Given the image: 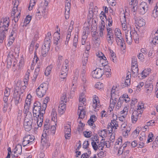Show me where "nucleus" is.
<instances>
[{"mask_svg": "<svg viewBox=\"0 0 158 158\" xmlns=\"http://www.w3.org/2000/svg\"><path fill=\"white\" fill-rule=\"evenodd\" d=\"M135 21L137 25L140 27H143L145 24V20L142 18H139Z\"/></svg>", "mask_w": 158, "mask_h": 158, "instance_id": "obj_18", "label": "nucleus"}, {"mask_svg": "<svg viewBox=\"0 0 158 158\" xmlns=\"http://www.w3.org/2000/svg\"><path fill=\"white\" fill-rule=\"evenodd\" d=\"M101 25H102L100 27V31H103L104 29L105 28V23L104 21H102L101 23Z\"/></svg>", "mask_w": 158, "mask_h": 158, "instance_id": "obj_47", "label": "nucleus"}, {"mask_svg": "<svg viewBox=\"0 0 158 158\" xmlns=\"http://www.w3.org/2000/svg\"><path fill=\"white\" fill-rule=\"evenodd\" d=\"M46 109V105H44L43 106V108L42 109V112L41 114H40L39 115L38 117H37V118H35L34 119L35 120H37V123L38 127H41L42 125V123L43 122V117L44 114L45 113V110Z\"/></svg>", "mask_w": 158, "mask_h": 158, "instance_id": "obj_7", "label": "nucleus"}, {"mask_svg": "<svg viewBox=\"0 0 158 158\" xmlns=\"http://www.w3.org/2000/svg\"><path fill=\"white\" fill-rule=\"evenodd\" d=\"M114 97L111 96V100L110 101V107L111 108V110H112L114 108V106L115 105L116 102L114 101Z\"/></svg>", "mask_w": 158, "mask_h": 158, "instance_id": "obj_25", "label": "nucleus"}, {"mask_svg": "<svg viewBox=\"0 0 158 158\" xmlns=\"http://www.w3.org/2000/svg\"><path fill=\"white\" fill-rule=\"evenodd\" d=\"M108 21V25L109 27H110L112 25V23L113 21L111 17L110 16L108 17V19H107Z\"/></svg>", "mask_w": 158, "mask_h": 158, "instance_id": "obj_59", "label": "nucleus"}, {"mask_svg": "<svg viewBox=\"0 0 158 158\" xmlns=\"http://www.w3.org/2000/svg\"><path fill=\"white\" fill-rule=\"evenodd\" d=\"M152 81H148L146 82L145 87L146 88H149V92H152L153 88V85L152 83Z\"/></svg>", "mask_w": 158, "mask_h": 158, "instance_id": "obj_21", "label": "nucleus"}, {"mask_svg": "<svg viewBox=\"0 0 158 158\" xmlns=\"http://www.w3.org/2000/svg\"><path fill=\"white\" fill-rule=\"evenodd\" d=\"M97 119V118L95 115H92L90 116V119L88 121V123L89 126H92L93 128L96 127L95 124H94V123L96 120Z\"/></svg>", "mask_w": 158, "mask_h": 158, "instance_id": "obj_14", "label": "nucleus"}, {"mask_svg": "<svg viewBox=\"0 0 158 158\" xmlns=\"http://www.w3.org/2000/svg\"><path fill=\"white\" fill-rule=\"evenodd\" d=\"M97 56L100 58H101L102 60H106V57L104 56V54L101 52H99L97 54Z\"/></svg>", "mask_w": 158, "mask_h": 158, "instance_id": "obj_45", "label": "nucleus"}, {"mask_svg": "<svg viewBox=\"0 0 158 158\" xmlns=\"http://www.w3.org/2000/svg\"><path fill=\"white\" fill-rule=\"evenodd\" d=\"M25 114H26L25 118H27L29 119H30V120H33L32 115L31 112L29 111L25 112Z\"/></svg>", "mask_w": 158, "mask_h": 158, "instance_id": "obj_29", "label": "nucleus"}, {"mask_svg": "<svg viewBox=\"0 0 158 158\" xmlns=\"http://www.w3.org/2000/svg\"><path fill=\"white\" fill-rule=\"evenodd\" d=\"M130 85V79H126L124 83H123L122 86L123 88L124 87H127Z\"/></svg>", "mask_w": 158, "mask_h": 158, "instance_id": "obj_30", "label": "nucleus"}, {"mask_svg": "<svg viewBox=\"0 0 158 158\" xmlns=\"http://www.w3.org/2000/svg\"><path fill=\"white\" fill-rule=\"evenodd\" d=\"M51 38V33L48 32L44 39V44L42 47V54L44 57L47 56L50 49Z\"/></svg>", "mask_w": 158, "mask_h": 158, "instance_id": "obj_2", "label": "nucleus"}, {"mask_svg": "<svg viewBox=\"0 0 158 158\" xmlns=\"http://www.w3.org/2000/svg\"><path fill=\"white\" fill-rule=\"evenodd\" d=\"M71 3H66L65 11H70V9Z\"/></svg>", "mask_w": 158, "mask_h": 158, "instance_id": "obj_51", "label": "nucleus"}, {"mask_svg": "<svg viewBox=\"0 0 158 158\" xmlns=\"http://www.w3.org/2000/svg\"><path fill=\"white\" fill-rule=\"evenodd\" d=\"M16 150L17 151V154H20L22 151V147L21 145H18L16 146L14 149V150Z\"/></svg>", "mask_w": 158, "mask_h": 158, "instance_id": "obj_31", "label": "nucleus"}, {"mask_svg": "<svg viewBox=\"0 0 158 158\" xmlns=\"http://www.w3.org/2000/svg\"><path fill=\"white\" fill-rule=\"evenodd\" d=\"M89 145V141H85L84 143H83V148L87 149H88L87 148H88Z\"/></svg>", "mask_w": 158, "mask_h": 158, "instance_id": "obj_56", "label": "nucleus"}, {"mask_svg": "<svg viewBox=\"0 0 158 158\" xmlns=\"http://www.w3.org/2000/svg\"><path fill=\"white\" fill-rule=\"evenodd\" d=\"M32 123L31 122H24V127L26 131H30L32 128Z\"/></svg>", "mask_w": 158, "mask_h": 158, "instance_id": "obj_20", "label": "nucleus"}, {"mask_svg": "<svg viewBox=\"0 0 158 158\" xmlns=\"http://www.w3.org/2000/svg\"><path fill=\"white\" fill-rule=\"evenodd\" d=\"M42 106H41V103L38 101L35 102L34 104V106L33 109V118H37L39 115L41 114Z\"/></svg>", "mask_w": 158, "mask_h": 158, "instance_id": "obj_4", "label": "nucleus"}, {"mask_svg": "<svg viewBox=\"0 0 158 158\" xmlns=\"http://www.w3.org/2000/svg\"><path fill=\"white\" fill-rule=\"evenodd\" d=\"M92 133L91 131H85L83 132V134L85 137L86 138H89L91 136L90 135Z\"/></svg>", "mask_w": 158, "mask_h": 158, "instance_id": "obj_44", "label": "nucleus"}, {"mask_svg": "<svg viewBox=\"0 0 158 158\" xmlns=\"http://www.w3.org/2000/svg\"><path fill=\"white\" fill-rule=\"evenodd\" d=\"M47 85L46 83L41 84L36 90V94L39 98L43 97L46 94L47 89Z\"/></svg>", "mask_w": 158, "mask_h": 158, "instance_id": "obj_5", "label": "nucleus"}, {"mask_svg": "<svg viewBox=\"0 0 158 158\" xmlns=\"http://www.w3.org/2000/svg\"><path fill=\"white\" fill-rule=\"evenodd\" d=\"M91 145L94 149L96 151L98 149V144L96 143V142H95L94 140H92L91 142Z\"/></svg>", "mask_w": 158, "mask_h": 158, "instance_id": "obj_34", "label": "nucleus"}, {"mask_svg": "<svg viewBox=\"0 0 158 158\" xmlns=\"http://www.w3.org/2000/svg\"><path fill=\"white\" fill-rule=\"evenodd\" d=\"M123 99H123V100H122L121 99V97H120L119 98L118 100V102L116 106L117 108L118 109H119V108L121 107V104L123 102Z\"/></svg>", "mask_w": 158, "mask_h": 158, "instance_id": "obj_43", "label": "nucleus"}, {"mask_svg": "<svg viewBox=\"0 0 158 158\" xmlns=\"http://www.w3.org/2000/svg\"><path fill=\"white\" fill-rule=\"evenodd\" d=\"M105 139H102L99 143L98 144V149L101 150H103V148L105 146V144H104L103 140Z\"/></svg>", "mask_w": 158, "mask_h": 158, "instance_id": "obj_28", "label": "nucleus"}, {"mask_svg": "<svg viewBox=\"0 0 158 158\" xmlns=\"http://www.w3.org/2000/svg\"><path fill=\"white\" fill-rule=\"evenodd\" d=\"M31 103V99H26L25 100V107L26 106V105L28 107H29Z\"/></svg>", "mask_w": 158, "mask_h": 158, "instance_id": "obj_63", "label": "nucleus"}, {"mask_svg": "<svg viewBox=\"0 0 158 158\" xmlns=\"http://www.w3.org/2000/svg\"><path fill=\"white\" fill-rule=\"evenodd\" d=\"M49 100V98L48 97H46L45 98V99L44 100L43 102V105H42V108H43V106H44V105H46V107L47 106V103H48V101Z\"/></svg>", "mask_w": 158, "mask_h": 158, "instance_id": "obj_57", "label": "nucleus"}, {"mask_svg": "<svg viewBox=\"0 0 158 158\" xmlns=\"http://www.w3.org/2000/svg\"><path fill=\"white\" fill-rule=\"evenodd\" d=\"M53 36L54 38V44L57 45L58 44L60 39V33L58 32H55Z\"/></svg>", "mask_w": 158, "mask_h": 158, "instance_id": "obj_16", "label": "nucleus"}, {"mask_svg": "<svg viewBox=\"0 0 158 158\" xmlns=\"http://www.w3.org/2000/svg\"><path fill=\"white\" fill-rule=\"evenodd\" d=\"M50 124L44 123L43 132L45 136L49 135L48 130L50 128Z\"/></svg>", "mask_w": 158, "mask_h": 158, "instance_id": "obj_17", "label": "nucleus"}, {"mask_svg": "<svg viewBox=\"0 0 158 158\" xmlns=\"http://www.w3.org/2000/svg\"><path fill=\"white\" fill-rule=\"evenodd\" d=\"M149 71H147V70L145 69L141 73L142 77L143 78L147 77L149 74Z\"/></svg>", "mask_w": 158, "mask_h": 158, "instance_id": "obj_39", "label": "nucleus"}, {"mask_svg": "<svg viewBox=\"0 0 158 158\" xmlns=\"http://www.w3.org/2000/svg\"><path fill=\"white\" fill-rule=\"evenodd\" d=\"M39 71H40L39 68L38 67L37 68H36L35 69V72L34 73V74L33 75V80H34V81H35L36 80L37 76L38 75V73L39 72Z\"/></svg>", "mask_w": 158, "mask_h": 158, "instance_id": "obj_35", "label": "nucleus"}, {"mask_svg": "<svg viewBox=\"0 0 158 158\" xmlns=\"http://www.w3.org/2000/svg\"><path fill=\"white\" fill-rule=\"evenodd\" d=\"M155 123L154 121L152 120H151L147 123V124L145 126V127H148V126H152Z\"/></svg>", "mask_w": 158, "mask_h": 158, "instance_id": "obj_64", "label": "nucleus"}, {"mask_svg": "<svg viewBox=\"0 0 158 158\" xmlns=\"http://www.w3.org/2000/svg\"><path fill=\"white\" fill-rule=\"evenodd\" d=\"M35 17L36 19L37 20H39L41 17V15L40 14V12L39 11H37V12L36 14Z\"/></svg>", "mask_w": 158, "mask_h": 158, "instance_id": "obj_55", "label": "nucleus"}, {"mask_svg": "<svg viewBox=\"0 0 158 158\" xmlns=\"http://www.w3.org/2000/svg\"><path fill=\"white\" fill-rule=\"evenodd\" d=\"M111 125H112L111 123L109 124L107 127V129H108V131H109L110 133H111L112 132V128H113V127H112Z\"/></svg>", "mask_w": 158, "mask_h": 158, "instance_id": "obj_62", "label": "nucleus"}, {"mask_svg": "<svg viewBox=\"0 0 158 158\" xmlns=\"http://www.w3.org/2000/svg\"><path fill=\"white\" fill-rule=\"evenodd\" d=\"M78 36L77 35H75V37H74L73 40V45L75 47V48H77V44L78 42Z\"/></svg>", "mask_w": 158, "mask_h": 158, "instance_id": "obj_42", "label": "nucleus"}, {"mask_svg": "<svg viewBox=\"0 0 158 158\" xmlns=\"http://www.w3.org/2000/svg\"><path fill=\"white\" fill-rule=\"evenodd\" d=\"M8 103H4L3 104V111L4 112H5L7 110V109L8 107Z\"/></svg>", "mask_w": 158, "mask_h": 158, "instance_id": "obj_53", "label": "nucleus"}, {"mask_svg": "<svg viewBox=\"0 0 158 158\" xmlns=\"http://www.w3.org/2000/svg\"><path fill=\"white\" fill-rule=\"evenodd\" d=\"M143 111L142 110L139 112L135 110L133 111L131 116V120L132 123H135L137 121L138 118L141 116V113L143 112Z\"/></svg>", "mask_w": 158, "mask_h": 158, "instance_id": "obj_11", "label": "nucleus"}, {"mask_svg": "<svg viewBox=\"0 0 158 158\" xmlns=\"http://www.w3.org/2000/svg\"><path fill=\"white\" fill-rule=\"evenodd\" d=\"M131 31L127 30L125 31V37L127 42L130 44L132 41V35L131 33Z\"/></svg>", "mask_w": 158, "mask_h": 158, "instance_id": "obj_13", "label": "nucleus"}, {"mask_svg": "<svg viewBox=\"0 0 158 158\" xmlns=\"http://www.w3.org/2000/svg\"><path fill=\"white\" fill-rule=\"evenodd\" d=\"M34 139L35 137L33 135H27L23 138L22 145L24 147L30 143H31Z\"/></svg>", "mask_w": 158, "mask_h": 158, "instance_id": "obj_10", "label": "nucleus"}, {"mask_svg": "<svg viewBox=\"0 0 158 158\" xmlns=\"http://www.w3.org/2000/svg\"><path fill=\"white\" fill-rule=\"evenodd\" d=\"M123 19V21H121L122 27L123 30L125 31H127V27L126 25V16L125 15H124V18Z\"/></svg>", "mask_w": 158, "mask_h": 158, "instance_id": "obj_22", "label": "nucleus"}, {"mask_svg": "<svg viewBox=\"0 0 158 158\" xmlns=\"http://www.w3.org/2000/svg\"><path fill=\"white\" fill-rule=\"evenodd\" d=\"M52 67V65H50L46 68L44 72L46 76H48L50 74Z\"/></svg>", "mask_w": 158, "mask_h": 158, "instance_id": "obj_24", "label": "nucleus"}, {"mask_svg": "<svg viewBox=\"0 0 158 158\" xmlns=\"http://www.w3.org/2000/svg\"><path fill=\"white\" fill-rule=\"evenodd\" d=\"M13 61V59L10 57L8 56L7 60V67L8 68L10 67L12 64V62Z\"/></svg>", "mask_w": 158, "mask_h": 158, "instance_id": "obj_33", "label": "nucleus"}, {"mask_svg": "<svg viewBox=\"0 0 158 158\" xmlns=\"http://www.w3.org/2000/svg\"><path fill=\"white\" fill-rule=\"evenodd\" d=\"M111 123H112V125H111L112 127L113 128L115 127V129H117V127H118V123L115 119L112 120Z\"/></svg>", "mask_w": 158, "mask_h": 158, "instance_id": "obj_40", "label": "nucleus"}, {"mask_svg": "<svg viewBox=\"0 0 158 158\" xmlns=\"http://www.w3.org/2000/svg\"><path fill=\"white\" fill-rule=\"evenodd\" d=\"M132 75L134 77L138 74L139 69L138 66H131Z\"/></svg>", "mask_w": 158, "mask_h": 158, "instance_id": "obj_19", "label": "nucleus"}, {"mask_svg": "<svg viewBox=\"0 0 158 158\" xmlns=\"http://www.w3.org/2000/svg\"><path fill=\"white\" fill-rule=\"evenodd\" d=\"M80 76L84 83H85L86 82V75L85 74H81Z\"/></svg>", "mask_w": 158, "mask_h": 158, "instance_id": "obj_54", "label": "nucleus"}, {"mask_svg": "<svg viewBox=\"0 0 158 158\" xmlns=\"http://www.w3.org/2000/svg\"><path fill=\"white\" fill-rule=\"evenodd\" d=\"M68 63L69 61L68 60H65L62 67L60 75V77L61 79H64L65 78L67 75L68 71L67 67L69 66Z\"/></svg>", "mask_w": 158, "mask_h": 158, "instance_id": "obj_6", "label": "nucleus"}, {"mask_svg": "<svg viewBox=\"0 0 158 158\" xmlns=\"http://www.w3.org/2000/svg\"><path fill=\"white\" fill-rule=\"evenodd\" d=\"M67 102V98L66 97V94L64 93L63 94V96L61 97L60 103L66 104Z\"/></svg>", "mask_w": 158, "mask_h": 158, "instance_id": "obj_23", "label": "nucleus"}, {"mask_svg": "<svg viewBox=\"0 0 158 158\" xmlns=\"http://www.w3.org/2000/svg\"><path fill=\"white\" fill-rule=\"evenodd\" d=\"M147 4L145 2H142L138 6V11L141 15H144L148 10Z\"/></svg>", "mask_w": 158, "mask_h": 158, "instance_id": "obj_9", "label": "nucleus"}, {"mask_svg": "<svg viewBox=\"0 0 158 158\" xmlns=\"http://www.w3.org/2000/svg\"><path fill=\"white\" fill-rule=\"evenodd\" d=\"M115 35L116 36V38L121 36V33L120 30L118 29H116L115 30Z\"/></svg>", "mask_w": 158, "mask_h": 158, "instance_id": "obj_36", "label": "nucleus"}, {"mask_svg": "<svg viewBox=\"0 0 158 158\" xmlns=\"http://www.w3.org/2000/svg\"><path fill=\"white\" fill-rule=\"evenodd\" d=\"M103 74L104 70L100 68H97L92 72V76L95 78H100Z\"/></svg>", "mask_w": 158, "mask_h": 158, "instance_id": "obj_8", "label": "nucleus"}, {"mask_svg": "<svg viewBox=\"0 0 158 158\" xmlns=\"http://www.w3.org/2000/svg\"><path fill=\"white\" fill-rule=\"evenodd\" d=\"M129 7L131 8V12L134 15H135L137 11V6H130Z\"/></svg>", "mask_w": 158, "mask_h": 158, "instance_id": "obj_37", "label": "nucleus"}, {"mask_svg": "<svg viewBox=\"0 0 158 158\" xmlns=\"http://www.w3.org/2000/svg\"><path fill=\"white\" fill-rule=\"evenodd\" d=\"M64 131L65 133L70 134L71 131V129L70 128V126L69 125L65 126Z\"/></svg>", "mask_w": 158, "mask_h": 158, "instance_id": "obj_41", "label": "nucleus"}, {"mask_svg": "<svg viewBox=\"0 0 158 158\" xmlns=\"http://www.w3.org/2000/svg\"><path fill=\"white\" fill-rule=\"evenodd\" d=\"M152 15L153 16L156 18L158 16V8L157 7L156 9H154L152 13Z\"/></svg>", "mask_w": 158, "mask_h": 158, "instance_id": "obj_46", "label": "nucleus"}, {"mask_svg": "<svg viewBox=\"0 0 158 158\" xmlns=\"http://www.w3.org/2000/svg\"><path fill=\"white\" fill-rule=\"evenodd\" d=\"M115 40L118 45L119 44L120 41H121L122 40V41H123V42H124V40L122 37H118V38H116Z\"/></svg>", "mask_w": 158, "mask_h": 158, "instance_id": "obj_52", "label": "nucleus"}, {"mask_svg": "<svg viewBox=\"0 0 158 158\" xmlns=\"http://www.w3.org/2000/svg\"><path fill=\"white\" fill-rule=\"evenodd\" d=\"M44 2H41L39 5L37 10L40 12H41L43 14V17L45 18H46L45 14L47 10L46 9V6H45L44 4Z\"/></svg>", "mask_w": 158, "mask_h": 158, "instance_id": "obj_12", "label": "nucleus"}, {"mask_svg": "<svg viewBox=\"0 0 158 158\" xmlns=\"http://www.w3.org/2000/svg\"><path fill=\"white\" fill-rule=\"evenodd\" d=\"M31 16L30 15H28L27 16L25 19V21L28 24L29 23L31 19Z\"/></svg>", "mask_w": 158, "mask_h": 158, "instance_id": "obj_61", "label": "nucleus"}, {"mask_svg": "<svg viewBox=\"0 0 158 158\" xmlns=\"http://www.w3.org/2000/svg\"><path fill=\"white\" fill-rule=\"evenodd\" d=\"M85 110L80 111V113L79 114V118L82 119L85 117Z\"/></svg>", "mask_w": 158, "mask_h": 158, "instance_id": "obj_48", "label": "nucleus"}, {"mask_svg": "<svg viewBox=\"0 0 158 158\" xmlns=\"http://www.w3.org/2000/svg\"><path fill=\"white\" fill-rule=\"evenodd\" d=\"M17 11H18V10H17V7L15 6L14 7L13 9L12 13H11V16H14Z\"/></svg>", "mask_w": 158, "mask_h": 158, "instance_id": "obj_60", "label": "nucleus"}, {"mask_svg": "<svg viewBox=\"0 0 158 158\" xmlns=\"http://www.w3.org/2000/svg\"><path fill=\"white\" fill-rule=\"evenodd\" d=\"M101 133H100V135L102 138H104L103 136L105 137L106 135L107 131L106 130H103L102 131H101Z\"/></svg>", "mask_w": 158, "mask_h": 158, "instance_id": "obj_49", "label": "nucleus"}, {"mask_svg": "<svg viewBox=\"0 0 158 158\" xmlns=\"http://www.w3.org/2000/svg\"><path fill=\"white\" fill-rule=\"evenodd\" d=\"M56 127L55 125H52L51 126L50 128H49V134H50V132H51L52 135H54L56 132Z\"/></svg>", "mask_w": 158, "mask_h": 158, "instance_id": "obj_32", "label": "nucleus"}, {"mask_svg": "<svg viewBox=\"0 0 158 158\" xmlns=\"http://www.w3.org/2000/svg\"><path fill=\"white\" fill-rule=\"evenodd\" d=\"M100 104L99 101H98V98L96 95H94V98L93 99V106L94 108L96 109L100 107Z\"/></svg>", "mask_w": 158, "mask_h": 158, "instance_id": "obj_15", "label": "nucleus"}, {"mask_svg": "<svg viewBox=\"0 0 158 158\" xmlns=\"http://www.w3.org/2000/svg\"><path fill=\"white\" fill-rule=\"evenodd\" d=\"M129 6H137L138 4L137 0H129Z\"/></svg>", "mask_w": 158, "mask_h": 158, "instance_id": "obj_26", "label": "nucleus"}, {"mask_svg": "<svg viewBox=\"0 0 158 158\" xmlns=\"http://www.w3.org/2000/svg\"><path fill=\"white\" fill-rule=\"evenodd\" d=\"M107 39L109 43L112 45L113 43L114 40L111 38V35L107 36Z\"/></svg>", "mask_w": 158, "mask_h": 158, "instance_id": "obj_50", "label": "nucleus"}, {"mask_svg": "<svg viewBox=\"0 0 158 158\" xmlns=\"http://www.w3.org/2000/svg\"><path fill=\"white\" fill-rule=\"evenodd\" d=\"M79 102L82 103L84 105V102L85 101V96L83 93L81 94L79 97Z\"/></svg>", "mask_w": 158, "mask_h": 158, "instance_id": "obj_27", "label": "nucleus"}, {"mask_svg": "<svg viewBox=\"0 0 158 158\" xmlns=\"http://www.w3.org/2000/svg\"><path fill=\"white\" fill-rule=\"evenodd\" d=\"M131 66H138L137 64V59L135 56H133L132 58Z\"/></svg>", "mask_w": 158, "mask_h": 158, "instance_id": "obj_38", "label": "nucleus"}, {"mask_svg": "<svg viewBox=\"0 0 158 158\" xmlns=\"http://www.w3.org/2000/svg\"><path fill=\"white\" fill-rule=\"evenodd\" d=\"M151 42L154 44H158V36H156L153 38Z\"/></svg>", "mask_w": 158, "mask_h": 158, "instance_id": "obj_58", "label": "nucleus"}, {"mask_svg": "<svg viewBox=\"0 0 158 158\" xmlns=\"http://www.w3.org/2000/svg\"><path fill=\"white\" fill-rule=\"evenodd\" d=\"M9 18L6 17L2 20L0 23V43H2L5 37V34L7 32L9 25Z\"/></svg>", "mask_w": 158, "mask_h": 158, "instance_id": "obj_1", "label": "nucleus"}, {"mask_svg": "<svg viewBox=\"0 0 158 158\" xmlns=\"http://www.w3.org/2000/svg\"><path fill=\"white\" fill-rule=\"evenodd\" d=\"M20 86L19 83H18L14 87L13 99L15 105L18 106L22 101V96L19 93V88Z\"/></svg>", "mask_w": 158, "mask_h": 158, "instance_id": "obj_3", "label": "nucleus"}]
</instances>
